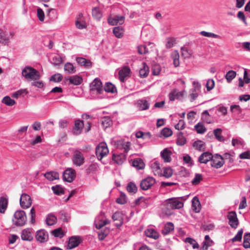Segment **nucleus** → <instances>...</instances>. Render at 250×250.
Wrapping results in <instances>:
<instances>
[{
  "label": "nucleus",
  "mask_w": 250,
  "mask_h": 250,
  "mask_svg": "<svg viewBox=\"0 0 250 250\" xmlns=\"http://www.w3.org/2000/svg\"><path fill=\"white\" fill-rule=\"evenodd\" d=\"M22 75L28 81H38L41 77L38 71L30 66H26L22 70Z\"/></svg>",
  "instance_id": "f257e3e1"
},
{
  "label": "nucleus",
  "mask_w": 250,
  "mask_h": 250,
  "mask_svg": "<svg viewBox=\"0 0 250 250\" xmlns=\"http://www.w3.org/2000/svg\"><path fill=\"white\" fill-rule=\"evenodd\" d=\"M138 106L141 110H146L149 108V104L146 100H140L137 102Z\"/></svg>",
  "instance_id": "ea45409f"
},
{
  "label": "nucleus",
  "mask_w": 250,
  "mask_h": 250,
  "mask_svg": "<svg viewBox=\"0 0 250 250\" xmlns=\"http://www.w3.org/2000/svg\"><path fill=\"white\" fill-rule=\"evenodd\" d=\"M173 174V170L170 167H166L163 168V172H162V176L167 178L171 177Z\"/></svg>",
  "instance_id": "a18cd8bd"
},
{
  "label": "nucleus",
  "mask_w": 250,
  "mask_h": 250,
  "mask_svg": "<svg viewBox=\"0 0 250 250\" xmlns=\"http://www.w3.org/2000/svg\"><path fill=\"white\" fill-rule=\"evenodd\" d=\"M73 161L75 165L80 166L84 162V157L83 154L79 151H76L74 153Z\"/></svg>",
  "instance_id": "4468645a"
},
{
  "label": "nucleus",
  "mask_w": 250,
  "mask_h": 250,
  "mask_svg": "<svg viewBox=\"0 0 250 250\" xmlns=\"http://www.w3.org/2000/svg\"><path fill=\"white\" fill-rule=\"evenodd\" d=\"M64 70L68 74H73L76 72L75 67L70 62H67L64 64Z\"/></svg>",
  "instance_id": "c9c22d12"
},
{
  "label": "nucleus",
  "mask_w": 250,
  "mask_h": 250,
  "mask_svg": "<svg viewBox=\"0 0 250 250\" xmlns=\"http://www.w3.org/2000/svg\"><path fill=\"white\" fill-rule=\"evenodd\" d=\"M132 166L138 169H142L144 168L145 164L142 159L138 158L133 161Z\"/></svg>",
  "instance_id": "473e14b6"
},
{
  "label": "nucleus",
  "mask_w": 250,
  "mask_h": 250,
  "mask_svg": "<svg viewBox=\"0 0 250 250\" xmlns=\"http://www.w3.org/2000/svg\"><path fill=\"white\" fill-rule=\"evenodd\" d=\"M112 160L117 164L121 165L125 160V155L123 153H120L119 154H113Z\"/></svg>",
  "instance_id": "393cba45"
},
{
  "label": "nucleus",
  "mask_w": 250,
  "mask_h": 250,
  "mask_svg": "<svg viewBox=\"0 0 250 250\" xmlns=\"http://www.w3.org/2000/svg\"><path fill=\"white\" fill-rule=\"evenodd\" d=\"M8 42L9 39L6 37L3 30L0 29V42L5 44Z\"/></svg>",
  "instance_id": "69168bd1"
},
{
  "label": "nucleus",
  "mask_w": 250,
  "mask_h": 250,
  "mask_svg": "<svg viewBox=\"0 0 250 250\" xmlns=\"http://www.w3.org/2000/svg\"><path fill=\"white\" fill-rule=\"evenodd\" d=\"M181 54L185 58H190L192 54V51L186 47H182L181 48Z\"/></svg>",
  "instance_id": "58836bf2"
},
{
  "label": "nucleus",
  "mask_w": 250,
  "mask_h": 250,
  "mask_svg": "<svg viewBox=\"0 0 250 250\" xmlns=\"http://www.w3.org/2000/svg\"><path fill=\"white\" fill-rule=\"evenodd\" d=\"M202 119L204 122L208 124H210L212 122L209 114L207 110L204 111L202 113Z\"/></svg>",
  "instance_id": "864d4df0"
},
{
  "label": "nucleus",
  "mask_w": 250,
  "mask_h": 250,
  "mask_svg": "<svg viewBox=\"0 0 250 250\" xmlns=\"http://www.w3.org/2000/svg\"><path fill=\"white\" fill-rule=\"evenodd\" d=\"M82 242V239L79 236H72L70 238L67 247L69 249H74L79 246Z\"/></svg>",
  "instance_id": "ddd939ff"
},
{
  "label": "nucleus",
  "mask_w": 250,
  "mask_h": 250,
  "mask_svg": "<svg viewBox=\"0 0 250 250\" xmlns=\"http://www.w3.org/2000/svg\"><path fill=\"white\" fill-rule=\"evenodd\" d=\"M20 203L21 207L23 209L29 208L32 205L31 197L26 193H23L21 196Z\"/></svg>",
  "instance_id": "39448f33"
},
{
  "label": "nucleus",
  "mask_w": 250,
  "mask_h": 250,
  "mask_svg": "<svg viewBox=\"0 0 250 250\" xmlns=\"http://www.w3.org/2000/svg\"><path fill=\"white\" fill-rule=\"evenodd\" d=\"M83 121L77 120L75 122V126L74 127L73 131L75 135H79L81 133L83 127Z\"/></svg>",
  "instance_id": "a211bd4d"
},
{
  "label": "nucleus",
  "mask_w": 250,
  "mask_h": 250,
  "mask_svg": "<svg viewBox=\"0 0 250 250\" xmlns=\"http://www.w3.org/2000/svg\"><path fill=\"white\" fill-rule=\"evenodd\" d=\"M161 134L165 137H168L172 134V132L170 129L166 127L161 131Z\"/></svg>",
  "instance_id": "774afa93"
},
{
  "label": "nucleus",
  "mask_w": 250,
  "mask_h": 250,
  "mask_svg": "<svg viewBox=\"0 0 250 250\" xmlns=\"http://www.w3.org/2000/svg\"><path fill=\"white\" fill-rule=\"evenodd\" d=\"M194 127L198 133L203 134L206 131L205 126L200 123L195 125Z\"/></svg>",
  "instance_id": "13d9d810"
},
{
  "label": "nucleus",
  "mask_w": 250,
  "mask_h": 250,
  "mask_svg": "<svg viewBox=\"0 0 250 250\" xmlns=\"http://www.w3.org/2000/svg\"><path fill=\"white\" fill-rule=\"evenodd\" d=\"M145 234L147 237L157 239L159 237V233L153 229H148L145 230Z\"/></svg>",
  "instance_id": "bb28decb"
},
{
  "label": "nucleus",
  "mask_w": 250,
  "mask_h": 250,
  "mask_svg": "<svg viewBox=\"0 0 250 250\" xmlns=\"http://www.w3.org/2000/svg\"><path fill=\"white\" fill-rule=\"evenodd\" d=\"M165 206L167 210L175 209L182 208L184 204L177 198H172L167 199L165 201Z\"/></svg>",
  "instance_id": "7ed1b4c3"
},
{
  "label": "nucleus",
  "mask_w": 250,
  "mask_h": 250,
  "mask_svg": "<svg viewBox=\"0 0 250 250\" xmlns=\"http://www.w3.org/2000/svg\"><path fill=\"white\" fill-rule=\"evenodd\" d=\"M102 124L104 128H107L112 124V122L110 118L104 117L102 119Z\"/></svg>",
  "instance_id": "603ef678"
},
{
  "label": "nucleus",
  "mask_w": 250,
  "mask_h": 250,
  "mask_svg": "<svg viewBox=\"0 0 250 250\" xmlns=\"http://www.w3.org/2000/svg\"><path fill=\"white\" fill-rule=\"evenodd\" d=\"M21 238L22 240L24 241H32L33 237L31 233V229H23L21 232Z\"/></svg>",
  "instance_id": "f3484780"
},
{
  "label": "nucleus",
  "mask_w": 250,
  "mask_h": 250,
  "mask_svg": "<svg viewBox=\"0 0 250 250\" xmlns=\"http://www.w3.org/2000/svg\"><path fill=\"white\" fill-rule=\"evenodd\" d=\"M238 19L243 21L245 25H248V22L246 20V17L244 13L242 11H239L237 15Z\"/></svg>",
  "instance_id": "338daca9"
},
{
  "label": "nucleus",
  "mask_w": 250,
  "mask_h": 250,
  "mask_svg": "<svg viewBox=\"0 0 250 250\" xmlns=\"http://www.w3.org/2000/svg\"><path fill=\"white\" fill-rule=\"evenodd\" d=\"M44 177L49 181H52L54 180L59 179V174L58 172L55 171H49L45 173Z\"/></svg>",
  "instance_id": "a878e982"
},
{
  "label": "nucleus",
  "mask_w": 250,
  "mask_h": 250,
  "mask_svg": "<svg viewBox=\"0 0 250 250\" xmlns=\"http://www.w3.org/2000/svg\"><path fill=\"white\" fill-rule=\"evenodd\" d=\"M185 242L189 243L192 246L193 248L194 249H198L199 247V245L196 241L190 237L186 238L185 239Z\"/></svg>",
  "instance_id": "680f3d73"
},
{
  "label": "nucleus",
  "mask_w": 250,
  "mask_h": 250,
  "mask_svg": "<svg viewBox=\"0 0 250 250\" xmlns=\"http://www.w3.org/2000/svg\"><path fill=\"white\" fill-rule=\"evenodd\" d=\"M171 151L168 148L164 149L161 153V157L166 163H169L171 161Z\"/></svg>",
  "instance_id": "aec40b11"
},
{
  "label": "nucleus",
  "mask_w": 250,
  "mask_h": 250,
  "mask_svg": "<svg viewBox=\"0 0 250 250\" xmlns=\"http://www.w3.org/2000/svg\"><path fill=\"white\" fill-rule=\"evenodd\" d=\"M104 90L107 92L114 93L116 92L115 86L110 83H106L105 84Z\"/></svg>",
  "instance_id": "de8ad7c7"
},
{
  "label": "nucleus",
  "mask_w": 250,
  "mask_h": 250,
  "mask_svg": "<svg viewBox=\"0 0 250 250\" xmlns=\"http://www.w3.org/2000/svg\"><path fill=\"white\" fill-rule=\"evenodd\" d=\"M113 32L117 38H121L123 37L124 29L122 27L116 26L113 28Z\"/></svg>",
  "instance_id": "2f4dec72"
},
{
  "label": "nucleus",
  "mask_w": 250,
  "mask_h": 250,
  "mask_svg": "<svg viewBox=\"0 0 250 250\" xmlns=\"http://www.w3.org/2000/svg\"><path fill=\"white\" fill-rule=\"evenodd\" d=\"M156 182L155 179L151 177H148L143 179L140 183V187L142 190H146L150 188Z\"/></svg>",
  "instance_id": "6e6552de"
},
{
  "label": "nucleus",
  "mask_w": 250,
  "mask_h": 250,
  "mask_svg": "<svg viewBox=\"0 0 250 250\" xmlns=\"http://www.w3.org/2000/svg\"><path fill=\"white\" fill-rule=\"evenodd\" d=\"M117 147L124 150V152L127 153L130 149V143L129 142H125L121 140L118 141L116 143Z\"/></svg>",
  "instance_id": "dca6fc26"
},
{
  "label": "nucleus",
  "mask_w": 250,
  "mask_h": 250,
  "mask_svg": "<svg viewBox=\"0 0 250 250\" xmlns=\"http://www.w3.org/2000/svg\"><path fill=\"white\" fill-rule=\"evenodd\" d=\"M76 61L81 66L88 67L92 66V62L91 61L83 58H77L76 59Z\"/></svg>",
  "instance_id": "c756f323"
},
{
  "label": "nucleus",
  "mask_w": 250,
  "mask_h": 250,
  "mask_svg": "<svg viewBox=\"0 0 250 250\" xmlns=\"http://www.w3.org/2000/svg\"><path fill=\"white\" fill-rule=\"evenodd\" d=\"M222 131V130L221 128H217L213 130V133L215 138L220 142L224 141V137L221 135Z\"/></svg>",
  "instance_id": "3c124183"
},
{
  "label": "nucleus",
  "mask_w": 250,
  "mask_h": 250,
  "mask_svg": "<svg viewBox=\"0 0 250 250\" xmlns=\"http://www.w3.org/2000/svg\"><path fill=\"white\" fill-rule=\"evenodd\" d=\"M8 206V199L7 198L1 197L0 198V212L3 213L5 212L6 209Z\"/></svg>",
  "instance_id": "cd10ccee"
},
{
  "label": "nucleus",
  "mask_w": 250,
  "mask_h": 250,
  "mask_svg": "<svg viewBox=\"0 0 250 250\" xmlns=\"http://www.w3.org/2000/svg\"><path fill=\"white\" fill-rule=\"evenodd\" d=\"M130 72V68L125 66L120 70L119 72V79L121 82H124L125 78L128 76Z\"/></svg>",
  "instance_id": "412c9836"
},
{
  "label": "nucleus",
  "mask_w": 250,
  "mask_h": 250,
  "mask_svg": "<svg viewBox=\"0 0 250 250\" xmlns=\"http://www.w3.org/2000/svg\"><path fill=\"white\" fill-rule=\"evenodd\" d=\"M176 43V39L173 37L167 38L166 47L167 49L172 48Z\"/></svg>",
  "instance_id": "8fccbe9b"
},
{
  "label": "nucleus",
  "mask_w": 250,
  "mask_h": 250,
  "mask_svg": "<svg viewBox=\"0 0 250 250\" xmlns=\"http://www.w3.org/2000/svg\"><path fill=\"white\" fill-rule=\"evenodd\" d=\"M136 137L137 138H142L144 140H146L149 139L151 137V135L148 132L144 133L142 131H139L136 132Z\"/></svg>",
  "instance_id": "49530a36"
},
{
  "label": "nucleus",
  "mask_w": 250,
  "mask_h": 250,
  "mask_svg": "<svg viewBox=\"0 0 250 250\" xmlns=\"http://www.w3.org/2000/svg\"><path fill=\"white\" fill-rule=\"evenodd\" d=\"M91 90H96L98 93L101 94L103 91L102 83L99 79H95L91 84Z\"/></svg>",
  "instance_id": "2eb2a0df"
},
{
  "label": "nucleus",
  "mask_w": 250,
  "mask_h": 250,
  "mask_svg": "<svg viewBox=\"0 0 250 250\" xmlns=\"http://www.w3.org/2000/svg\"><path fill=\"white\" fill-rule=\"evenodd\" d=\"M92 16L96 19L99 20L102 16V14L98 7H95L92 10Z\"/></svg>",
  "instance_id": "6e6d98bb"
},
{
  "label": "nucleus",
  "mask_w": 250,
  "mask_h": 250,
  "mask_svg": "<svg viewBox=\"0 0 250 250\" xmlns=\"http://www.w3.org/2000/svg\"><path fill=\"white\" fill-rule=\"evenodd\" d=\"M203 243L204 245L202 247L203 250H208V247L211 246L213 241L210 239L209 236L207 235L205 237V241Z\"/></svg>",
  "instance_id": "79ce46f5"
},
{
  "label": "nucleus",
  "mask_w": 250,
  "mask_h": 250,
  "mask_svg": "<svg viewBox=\"0 0 250 250\" xmlns=\"http://www.w3.org/2000/svg\"><path fill=\"white\" fill-rule=\"evenodd\" d=\"M171 57L173 60V64L175 67H178L180 65L179 62V54L177 50L174 51L171 55Z\"/></svg>",
  "instance_id": "7c9ffc66"
},
{
  "label": "nucleus",
  "mask_w": 250,
  "mask_h": 250,
  "mask_svg": "<svg viewBox=\"0 0 250 250\" xmlns=\"http://www.w3.org/2000/svg\"><path fill=\"white\" fill-rule=\"evenodd\" d=\"M57 222V217L52 214H49L46 218V223L48 226H52Z\"/></svg>",
  "instance_id": "4c0bfd02"
},
{
  "label": "nucleus",
  "mask_w": 250,
  "mask_h": 250,
  "mask_svg": "<svg viewBox=\"0 0 250 250\" xmlns=\"http://www.w3.org/2000/svg\"><path fill=\"white\" fill-rule=\"evenodd\" d=\"M27 217L25 211L20 210L15 212L12 218V222L14 225L21 227L25 225Z\"/></svg>",
  "instance_id": "f03ea898"
},
{
  "label": "nucleus",
  "mask_w": 250,
  "mask_h": 250,
  "mask_svg": "<svg viewBox=\"0 0 250 250\" xmlns=\"http://www.w3.org/2000/svg\"><path fill=\"white\" fill-rule=\"evenodd\" d=\"M193 146L197 150L204 151L205 149V143L201 140H197L193 143Z\"/></svg>",
  "instance_id": "72a5a7b5"
},
{
  "label": "nucleus",
  "mask_w": 250,
  "mask_h": 250,
  "mask_svg": "<svg viewBox=\"0 0 250 250\" xmlns=\"http://www.w3.org/2000/svg\"><path fill=\"white\" fill-rule=\"evenodd\" d=\"M243 233V229H241L239 230L237 234L232 239V241L233 242L241 241L242 240Z\"/></svg>",
  "instance_id": "0e129e2a"
},
{
  "label": "nucleus",
  "mask_w": 250,
  "mask_h": 250,
  "mask_svg": "<svg viewBox=\"0 0 250 250\" xmlns=\"http://www.w3.org/2000/svg\"><path fill=\"white\" fill-rule=\"evenodd\" d=\"M236 72L233 70L229 71L226 74L225 78L228 83H230L236 76Z\"/></svg>",
  "instance_id": "37998d69"
},
{
  "label": "nucleus",
  "mask_w": 250,
  "mask_h": 250,
  "mask_svg": "<svg viewBox=\"0 0 250 250\" xmlns=\"http://www.w3.org/2000/svg\"><path fill=\"white\" fill-rule=\"evenodd\" d=\"M109 150L106 143L102 142L96 148V155L99 160L108 153Z\"/></svg>",
  "instance_id": "20e7f679"
},
{
  "label": "nucleus",
  "mask_w": 250,
  "mask_h": 250,
  "mask_svg": "<svg viewBox=\"0 0 250 250\" xmlns=\"http://www.w3.org/2000/svg\"><path fill=\"white\" fill-rule=\"evenodd\" d=\"M125 20V17L123 16L116 15L114 17H110L108 19L109 24L111 25H122Z\"/></svg>",
  "instance_id": "9d476101"
},
{
  "label": "nucleus",
  "mask_w": 250,
  "mask_h": 250,
  "mask_svg": "<svg viewBox=\"0 0 250 250\" xmlns=\"http://www.w3.org/2000/svg\"><path fill=\"white\" fill-rule=\"evenodd\" d=\"M65 81H69L70 84L75 85L80 84L83 81L82 77L77 75L71 76L69 78H65Z\"/></svg>",
  "instance_id": "4be33fe9"
},
{
  "label": "nucleus",
  "mask_w": 250,
  "mask_h": 250,
  "mask_svg": "<svg viewBox=\"0 0 250 250\" xmlns=\"http://www.w3.org/2000/svg\"><path fill=\"white\" fill-rule=\"evenodd\" d=\"M174 229V225L171 222L167 223L162 230V232L164 235H167Z\"/></svg>",
  "instance_id": "e433bc0d"
},
{
  "label": "nucleus",
  "mask_w": 250,
  "mask_h": 250,
  "mask_svg": "<svg viewBox=\"0 0 250 250\" xmlns=\"http://www.w3.org/2000/svg\"><path fill=\"white\" fill-rule=\"evenodd\" d=\"M243 246L245 249H250V232L244 234Z\"/></svg>",
  "instance_id": "f704fd0d"
},
{
  "label": "nucleus",
  "mask_w": 250,
  "mask_h": 250,
  "mask_svg": "<svg viewBox=\"0 0 250 250\" xmlns=\"http://www.w3.org/2000/svg\"><path fill=\"white\" fill-rule=\"evenodd\" d=\"M224 164L223 158L220 155L216 154L212 156L211 160V167L218 169L221 167Z\"/></svg>",
  "instance_id": "423d86ee"
},
{
  "label": "nucleus",
  "mask_w": 250,
  "mask_h": 250,
  "mask_svg": "<svg viewBox=\"0 0 250 250\" xmlns=\"http://www.w3.org/2000/svg\"><path fill=\"white\" fill-rule=\"evenodd\" d=\"M143 68L140 70V75L141 77L145 78L147 76L149 73V67L144 62L143 63Z\"/></svg>",
  "instance_id": "a19ab883"
},
{
  "label": "nucleus",
  "mask_w": 250,
  "mask_h": 250,
  "mask_svg": "<svg viewBox=\"0 0 250 250\" xmlns=\"http://www.w3.org/2000/svg\"><path fill=\"white\" fill-rule=\"evenodd\" d=\"M192 209L195 211V212H199L201 209V205L198 198L196 197H194L192 199Z\"/></svg>",
  "instance_id": "c85d7f7f"
},
{
  "label": "nucleus",
  "mask_w": 250,
  "mask_h": 250,
  "mask_svg": "<svg viewBox=\"0 0 250 250\" xmlns=\"http://www.w3.org/2000/svg\"><path fill=\"white\" fill-rule=\"evenodd\" d=\"M35 238L37 241L44 243L47 241L48 238V234L46 231L44 229H41L37 231Z\"/></svg>",
  "instance_id": "9b49d317"
},
{
  "label": "nucleus",
  "mask_w": 250,
  "mask_h": 250,
  "mask_svg": "<svg viewBox=\"0 0 250 250\" xmlns=\"http://www.w3.org/2000/svg\"><path fill=\"white\" fill-rule=\"evenodd\" d=\"M127 190L130 193H136L137 191V187L136 185L130 182L128 184L126 187Z\"/></svg>",
  "instance_id": "bf43d9fd"
},
{
  "label": "nucleus",
  "mask_w": 250,
  "mask_h": 250,
  "mask_svg": "<svg viewBox=\"0 0 250 250\" xmlns=\"http://www.w3.org/2000/svg\"><path fill=\"white\" fill-rule=\"evenodd\" d=\"M62 79V76L60 73H57L52 75L50 78V81L54 82H60Z\"/></svg>",
  "instance_id": "e2e57ef3"
},
{
  "label": "nucleus",
  "mask_w": 250,
  "mask_h": 250,
  "mask_svg": "<svg viewBox=\"0 0 250 250\" xmlns=\"http://www.w3.org/2000/svg\"><path fill=\"white\" fill-rule=\"evenodd\" d=\"M212 155L208 152H206L202 154L199 157L198 161L201 163L206 164L209 161L211 160Z\"/></svg>",
  "instance_id": "6ab92c4d"
},
{
  "label": "nucleus",
  "mask_w": 250,
  "mask_h": 250,
  "mask_svg": "<svg viewBox=\"0 0 250 250\" xmlns=\"http://www.w3.org/2000/svg\"><path fill=\"white\" fill-rule=\"evenodd\" d=\"M112 219L113 221L115 222V226L119 228L121 227L123 223V214L121 212L117 211L113 214Z\"/></svg>",
  "instance_id": "f8f14e48"
},
{
  "label": "nucleus",
  "mask_w": 250,
  "mask_h": 250,
  "mask_svg": "<svg viewBox=\"0 0 250 250\" xmlns=\"http://www.w3.org/2000/svg\"><path fill=\"white\" fill-rule=\"evenodd\" d=\"M186 143V139L184 136L183 133L179 132L178 134L177 144L179 146H183Z\"/></svg>",
  "instance_id": "5fc2aeb1"
},
{
  "label": "nucleus",
  "mask_w": 250,
  "mask_h": 250,
  "mask_svg": "<svg viewBox=\"0 0 250 250\" xmlns=\"http://www.w3.org/2000/svg\"><path fill=\"white\" fill-rule=\"evenodd\" d=\"M151 168L154 174L156 176H162V170L161 169L160 165L157 162H155L151 165Z\"/></svg>",
  "instance_id": "b1692460"
},
{
  "label": "nucleus",
  "mask_w": 250,
  "mask_h": 250,
  "mask_svg": "<svg viewBox=\"0 0 250 250\" xmlns=\"http://www.w3.org/2000/svg\"><path fill=\"white\" fill-rule=\"evenodd\" d=\"M51 233L55 237H59L60 238L63 237L65 234V233L61 228L54 229L51 231Z\"/></svg>",
  "instance_id": "c03bdc74"
},
{
  "label": "nucleus",
  "mask_w": 250,
  "mask_h": 250,
  "mask_svg": "<svg viewBox=\"0 0 250 250\" xmlns=\"http://www.w3.org/2000/svg\"><path fill=\"white\" fill-rule=\"evenodd\" d=\"M52 189L55 194L58 195L63 194L64 193V190L59 185H56V186L52 187Z\"/></svg>",
  "instance_id": "052dcab7"
},
{
  "label": "nucleus",
  "mask_w": 250,
  "mask_h": 250,
  "mask_svg": "<svg viewBox=\"0 0 250 250\" xmlns=\"http://www.w3.org/2000/svg\"><path fill=\"white\" fill-rule=\"evenodd\" d=\"M200 34L203 36L208 37V38H213L215 39H220V36L218 35L215 34L214 33L211 32H208L205 31H202L200 32Z\"/></svg>",
  "instance_id": "4d7b16f0"
},
{
  "label": "nucleus",
  "mask_w": 250,
  "mask_h": 250,
  "mask_svg": "<svg viewBox=\"0 0 250 250\" xmlns=\"http://www.w3.org/2000/svg\"><path fill=\"white\" fill-rule=\"evenodd\" d=\"M76 26L78 28L80 29L84 28L86 27V23L83 21V16L81 13L79 14L77 17Z\"/></svg>",
  "instance_id": "5701e85b"
},
{
  "label": "nucleus",
  "mask_w": 250,
  "mask_h": 250,
  "mask_svg": "<svg viewBox=\"0 0 250 250\" xmlns=\"http://www.w3.org/2000/svg\"><path fill=\"white\" fill-rule=\"evenodd\" d=\"M75 176V170L71 168H67L63 172V179L66 182L71 183L74 180Z\"/></svg>",
  "instance_id": "1a4fd4ad"
},
{
  "label": "nucleus",
  "mask_w": 250,
  "mask_h": 250,
  "mask_svg": "<svg viewBox=\"0 0 250 250\" xmlns=\"http://www.w3.org/2000/svg\"><path fill=\"white\" fill-rule=\"evenodd\" d=\"M227 218L229 220V224L231 228L236 229L239 225V220L235 211H231L228 213Z\"/></svg>",
  "instance_id": "0eeeda50"
},
{
  "label": "nucleus",
  "mask_w": 250,
  "mask_h": 250,
  "mask_svg": "<svg viewBox=\"0 0 250 250\" xmlns=\"http://www.w3.org/2000/svg\"><path fill=\"white\" fill-rule=\"evenodd\" d=\"M2 103L7 106H12L16 104L14 100L12 99L9 96H6L2 100Z\"/></svg>",
  "instance_id": "09e8293b"
}]
</instances>
